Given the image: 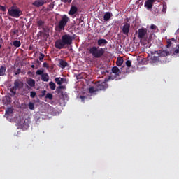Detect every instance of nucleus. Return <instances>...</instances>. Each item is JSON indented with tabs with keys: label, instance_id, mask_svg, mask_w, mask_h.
I'll return each instance as SVG.
<instances>
[{
	"label": "nucleus",
	"instance_id": "obj_25",
	"mask_svg": "<svg viewBox=\"0 0 179 179\" xmlns=\"http://www.w3.org/2000/svg\"><path fill=\"white\" fill-rule=\"evenodd\" d=\"M49 86H50V88L51 89V90H55V87H57V85L52 81L49 83Z\"/></svg>",
	"mask_w": 179,
	"mask_h": 179
},
{
	"label": "nucleus",
	"instance_id": "obj_47",
	"mask_svg": "<svg viewBox=\"0 0 179 179\" xmlns=\"http://www.w3.org/2000/svg\"><path fill=\"white\" fill-rule=\"evenodd\" d=\"M80 99H81V101H83V103H84V102H85V99H86V96H80Z\"/></svg>",
	"mask_w": 179,
	"mask_h": 179
},
{
	"label": "nucleus",
	"instance_id": "obj_19",
	"mask_svg": "<svg viewBox=\"0 0 179 179\" xmlns=\"http://www.w3.org/2000/svg\"><path fill=\"white\" fill-rule=\"evenodd\" d=\"M41 80H43V82H48L50 80V76H48V73H43L41 76Z\"/></svg>",
	"mask_w": 179,
	"mask_h": 179
},
{
	"label": "nucleus",
	"instance_id": "obj_16",
	"mask_svg": "<svg viewBox=\"0 0 179 179\" xmlns=\"http://www.w3.org/2000/svg\"><path fill=\"white\" fill-rule=\"evenodd\" d=\"M97 44L98 45H99V47H103V45L108 44V41H107V40L106 39H99L97 41Z\"/></svg>",
	"mask_w": 179,
	"mask_h": 179
},
{
	"label": "nucleus",
	"instance_id": "obj_10",
	"mask_svg": "<svg viewBox=\"0 0 179 179\" xmlns=\"http://www.w3.org/2000/svg\"><path fill=\"white\" fill-rule=\"evenodd\" d=\"M156 2V0H147L145 2L144 6L147 10H150L153 8V3Z\"/></svg>",
	"mask_w": 179,
	"mask_h": 179
},
{
	"label": "nucleus",
	"instance_id": "obj_54",
	"mask_svg": "<svg viewBox=\"0 0 179 179\" xmlns=\"http://www.w3.org/2000/svg\"><path fill=\"white\" fill-rule=\"evenodd\" d=\"M37 62H40L39 61H37Z\"/></svg>",
	"mask_w": 179,
	"mask_h": 179
},
{
	"label": "nucleus",
	"instance_id": "obj_26",
	"mask_svg": "<svg viewBox=\"0 0 179 179\" xmlns=\"http://www.w3.org/2000/svg\"><path fill=\"white\" fill-rule=\"evenodd\" d=\"M151 61H152L154 63L159 62L160 61V59L159 58V56H154L151 57Z\"/></svg>",
	"mask_w": 179,
	"mask_h": 179
},
{
	"label": "nucleus",
	"instance_id": "obj_22",
	"mask_svg": "<svg viewBox=\"0 0 179 179\" xmlns=\"http://www.w3.org/2000/svg\"><path fill=\"white\" fill-rule=\"evenodd\" d=\"M54 9V3H50L48 6V7L44 10L45 12H51Z\"/></svg>",
	"mask_w": 179,
	"mask_h": 179
},
{
	"label": "nucleus",
	"instance_id": "obj_20",
	"mask_svg": "<svg viewBox=\"0 0 179 179\" xmlns=\"http://www.w3.org/2000/svg\"><path fill=\"white\" fill-rule=\"evenodd\" d=\"M27 83L30 87H34V86H36V80H34L33 78H29L27 80Z\"/></svg>",
	"mask_w": 179,
	"mask_h": 179
},
{
	"label": "nucleus",
	"instance_id": "obj_39",
	"mask_svg": "<svg viewBox=\"0 0 179 179\" xmlns=\"http://www.w3.org/2000/svg\"><path fill=\"white\" fill-rule=\"evenodd\" d=\"M43 68H47V69H50V66L45 62L43 63Z\"/></svg>",
	"mask_w": 179,
	"mask_h": 179
},
{
	"label": "nucleus",
	"instance_id": "obj_9",
	"mask_svg": "<svg viewBox=\"0 0 179 179\" xmlns=\"http://www.w3.org/2000/svg\"><path fill=\"white\" fill-rule=\"evenodd\" d=\"M146 34H148V29H146V28H141L138 29V37L140 40H143Z\"/></svg>",
	"mask_w": 179,
	"mask_h": 179
},
{
	"label": "nucleus",
	"instance_id": "obj_3",
	"mask_svg": "<svg viewBox=\"0 0 179 179\" xmlns=\"http://www.w3.org/2000/svg\"><path fill=\"white\" fill-rule=\"evenodd\" d=\"M8 14L9 15V16H11V17H15L16 19H17L18 17H20L22 15H23V12L17 6H12L8 10Z\"/></svg>",
	"mask_w": 179,
	"mask_h": 179
},
{
	"label": "nucleus",
	"instance_id": "obj_5",
	"mask_svg": "<svg viewBox=\"0 0 179 179\" xmlns=\"http://www.w3.org/2000/svg\"><path fill=\"white\" fill-rule=\"evenodd\" d=\"M69 22V17L66 15H64L62 17L61 20L59 22L58 27L59 30H64L65 29V26L68 24Z\"/></svg>",
	"mask_w": 179,
	"mask_h": 179
},
{
	"label": "nucleus",
	"instance_id": "obj_34",
	"mask_svg": "<svg viewBox=\"0 0 179 179\" xmlns=\"http://www.w3.org/2000/svg\"><path fill=\"white\" fill-rule=\"evenodd\" d=\"M36 96H37V93H36V92L31 91V92H30V97H31V99H34V98L36 97Z\"/></svg>",
	"mask_w": 179,
	"mask_h": 179
},
{
	"label": "nucleus",
	"instance_id": "obj_55",
	"mask_svg": "<svg viewBox=\"0 0 179 179\" xmlns=\"http://www.w3.org/2000/svg\"><path fill=\"white\" fill-rule=\"evenodd\" d=\"M156 1H157V0H155V2H156Z\"/></svg>",
	"mask_w": 179,
	"mask_h": 179
},
{
	"label": "nucleus",
	"instance_id": "obj_31",
	"mask_svg": "<svg viewBox=\"0 0 179 179\" xmlns=\"http://www.w3.org/2000/svg\"><path fill=\"white\" fill-rule=\"evenodd\" d=\"M173 43H171V40L168 39L167 40V45H166V48H170Z\"/></svg>",
	"mask_w": 179,
	"mask_h": 179
},
{
	"label": "nucleus",
	"instance_id": "obj_8",
	"mask_svg": "<svg viewBox=\"0 0 179 179\" xmlns=\"http://www.w3.org/2000/svg\"><path fill=\"white\" fill-rule=\"evenodd\" d=\"M47 3V0H35L32 3V6L35 8H41V6H44Z\"/></svg>",
	"mask_w": 179,
	"mask_h": 179
},
{
	"label": "nucleus",
	"instance_id": "obj_23",
	"mask_svg": "<svg viewBox=\"0 0 179 179\" xmlns=\"http://www.w3.org/2000/svg\"><path fill=\"white\" fill-rule=\"evenodd\" d=\"M5 72H6V67L1 66L0 67V76H3V75H5Z\"/></svg>",
	"mask_w": 179,
	"mask_h": 179
},
{
	"label": "nucleus",
	"instance_id": "obj_30",
	"mask_svg": "<svg viewBox=\"0 0 179 179\" xmlns=\"http://www.w3.org/2000/svg\"><path fill=\"white\" fill-rule=\"evenodd\" d=\"M45 57V55H44L43 53H40L39 61H41V62H43L44 61Z\"/></svg>",
	"mask_w": 179,
	"mask_h": 179
},
{
	"label": "nucleus",
	"instance_id": "obj_36",
	"mask_svg": "<svg viewBox=\"0 0 179 179\" xmlns=\"http://www.w3.org/2000/svg\"><path fill=\"white\" fill-rule=\"evenodd\" d=\"M126 65L128 68H131V65H132V62L131 60H127L126 62Z\"/></svg>",
	"mask_w": 179,
	"mask_h": 179
},
{
	"label": "nucleus",
	"instance_id": "obj_6",
	"mask_svg": "<svg viewBox=\"0 0 179 179\" xmlns=\"http://www.w3.org/2000/svg\"><path fill=\"white\" fill-rule=\"evenodd\" d=\"M95 87L96 88V92H99L100 90H106L108 87L107 85V83L102 82V83H98L95 85Z\"/></svg>",
	"mask_w": 179,
	"mask_h": 179
},
{
	"label": "nucleus",
	"instance_id": "obj_1",
	"mask_svg": "<svg viewBox=\"0 0 179 179\" xmlns=\"http://www.w3.org/2000/svg\"><path fill=\"white\" fill-rule=\"evenodd\" d=\"M72 36L69 34H64L62 36L61 39H57L55 42V47L57 50H62L66 48V45H71L72 44Z\"/></svg>",
	"mask_w": 179,
	"mask_h": 179
},
{
	"label": "nucleus",
	"instance_id": "obj_4",
	"mask_svg": "<svg viewBox=\"0 0 179 179\" xmlns=\"http://www.w3.org/2000/svg\"><path fill=\"white\" fill-rule=\"evenodd\" d=\"M22 87H23V83H22V81H20V80L19 79L15 80L14 81V86L10 89V92L11 93L10 96L12 97H13V96H15L17 89L18 90L22 89Z\"/></svg>",
	"mask_w": 179,
	"mask_h": 179
},
{
	"label": "nucleus",
	"instance_id": "obj_2",
	"mask_svg": "<svg viewBox=\"0 0 179 179\" xmlns=\"http://www.w3.org/2000/svg\"><path fill=\"white\" fill-rule=\"evenodd\" d=\"M89 52L94 58H101L106 52L102 48H99L97 46H92L89 48Z\"/></svg>",
	"mask_w": 179,
	"mask_h": 179
},
{
	"label": "nucleus",
	"instance_id": "obj_42",
	"mask_svg": "<svg viewBox=\"0 0 179 179\" xmlns=\"http://www.w3.org/2000/svg\"><path fill=\"white\" fill-rule=\"evenodd\" d=\"M150 29H151V30H156V29H157V26H156L155 24H152L150 26Z\"/></svg>",
	"mask_w": 179,
	"mask_h": 179
},
{
	"label": "nucleus",
	"instance_id": "obj_35",
	"mask_svg": "<svg viewBox=\"0 0 179 179\" xmlns=\"http://www.w3.org/2000/svg\"><path fill=\"white\" fill-rule=\"evenodd\" d=\"M45 99H49V100H52V94L48 93L45 96Z\"/></svg>",
	"mask_w": 179,
	"mask_h": 179
},
{
	"label": "nucleus",
	"instance_id": "obj_41",
	"mask_svg": "<svg viewBox=\"0 0 179 179\" xmlns=\"http://www.w3.org/2000/svg\"><path fill=\"white\" fill-rule=\"evenodd\" d=\"M27 75H29V76L33 77V76H34V72H33V71H28L27 72Z\"/></svg>",
	"mask_w": 179,
	"mask_h": 179
},
{
	"label": "nucleus",
	"instance_id": "obj_50",
	"mask_svg": "<svg viewBox=\"0 0 179 179\" xmlns=\"http://www.w3.org/2000/svg\"><path fill=\"white\" fill-rule=\"evenodd\" d=\"M31 66V68H33V69H34V68H36V66H34V64H32Z\"/></svg>",
	"mask_w": 179,
	"mask_h": 179
},
{
	"label": "nucleus",
	"instance_id": "obj_7",
	"mask_svg": "<svg viewBox=\"0 0 179 179\" xmlns=\"http://www.w3.org/2000/svg\"><path fill=\"white\" fill-rule=\"evenodd\" d=\"M129 30H131V24L124 22L122 29L123 34L128 36L129 34Z\"/></svg>",
	"mask_w": 179,
	"mask_h": 179
},
{
	"label": "nucleus",
	"instance_id": "obj_18",
	"mask_svg": "<svg viewBox=\"0 0 179 179\" xmlns=\"http://www.w3.org/2000/svg\"><path fill=\"white\" fill-rule=\"evenodd\" d=\"M59 68H62L64 69V68H66L68 66V62H66L65 60L61 59L59 61Z\"/></svg>",
	"mask_w": 179,
	"mask_h": 179
},
{
	"label": "nucleus",
	"instance_id": "obj_28",
	"mask_svg": "<svg viewBox=\"0 0 179 179\" xmlns=\"http://www.w3.org/2000/svg\"><path fill=\"white\" fill-rule=\"evenodd\" d=\"M44 21L39 20L37 21V26L38 27H43V26H44Z\"/></svg>",
	"mask_w": 179,
	"mask_h": 179
},
{
	"label": "nucleus",
	"instance_id": "obj_32",
	"mask_svg": "<svg viewBox=\"0 0 179 179\" xmlns=\"http://www.w3.org/2000/svg\"><path fill=\"white\" fill-rule=\"evenodd\" d=\"M29 110H34V103L32 102H29L28 104Z\"/></svg>",
	"mask_w": 179,
	"mask_h": 179
},
{
	"label": "nucleus",
	"instance_id": "obj_29",
	"mask_svg": "<svg viewBox=\"0 0 179 179\" xmlns=\"http://www.w3.org/2000/svg\"><path fill=\"white\" fill-rule=\"evenodd\" d=\"M43 36H45V34L43 31H40L37 34V38H41V37H43Z\"/></svg>",
	"mask_w": 179,
	"mask_h": 179
},
{
	"label": "nucleus",
	"instance_id": "obj_48",
	"mask_svg": "<svg viewBox=\"0 0 179 179\" xmlns=\"http://www.w3.org/2000/svg\"><path fill=\"white\" fill-rule=\"evenodd\" d=\"M169 40H171V41H176V39L174 38H171V39H169Z\"/></svg>",
	"mask_w": 179,
	"mask_h": 179
},
{
	"label": "nucleus",
	"instance_id": "obj_15",
	"mask_svg": "<svg viewBox=\"0 0 179 179\" xmlns=\"http://www.w3.org/2000/svg\"><path fill=\"white\" fill-rule=\"evenodd\" d=\"M12 114H13V109L12 108H8L6 110L5 117H6V118H9Z\"/></svg>",
	"mask_w": 179,
	"mask_h": 179
},
{
	"label": "nucleus",
	"instance_id": "obj_21",
	"mask_svg": "<svg viewBox=\"0 0 179 179\" xmlns=\"http://www.w3.org/2000/svg\"><path fill=\"white\" fill-rule=\"evenodd\" d=\"M124 64V59L122 57H117L116 64L117 66H121Z\"/></svg>",
	"mask_w": 179,
	"mask_h": 179
},
{
	"label": "nucleus",
	"instance_id": "obj_24",
	"mask_svg": "<svg viewBox=\"0 0 179 179\" xmlns=\"http://www.w3.org/2000/svg\"><path fill=\"white\" fill-rule=\"evenodd\" d=\"M13 45L14 47H16V48H19V47H20V45H22V43H20V41H14L13 42Z\"/></svg>",
	"mask_w": 179,
	"mask_h": 179
},
{
	"label": "nucleus",
	"instance_id": "obj_11",
	"mask_svg": "<svg viewBox=\"0 0 179 179\" xmlns=\"http://www.w3.org/2000/svg\"><path fill=\"white\" fill-rule=\"evenodd\" d=\"M55 83H57V85H62V83H66V78L57 77L55 78Z\"/></svg>",
	"mask_w": 179,
	"mask_h": 179
},
{
	"label": "nucleus",
	"instance_id": "obj_17",
	"mask_svg": "<svg viewBox=\"0 0 179 179\" xmlns=\"http://www.w3.org/2000/svg\"><path fill=\"white\" fill-rule=\"evenodd\" d=\"M113 16V14L110 12H106L103 15V20L105 22H108L110 19H111V17Z\"/></svg>",
	"mask_w": 179,
	"mask_h": 179
},
{
	"label": "nucleus",
	"instance_id": "obj_46",
	"mask_svg": "<svg viewBox=\"0 0 179 179\" xmlns=\"http://www.w3.org/2000/svg\"><path fill=\"white\" fill-rule=\"evenodd\" d=\"M166 9H167V6L166 5H163L162 12H166Z\"/></svg>",
	"mask_w": 179,
	"mask_h": 179
},
{
	"label": "nucleus",
	"instance_id": "obj_14",
	"mask_svg": "<svg viewBox=\"0 0 179 179\" xmlns=\"http://www.w3.org/2000/svg\"><path fill=\"white\" fill-rule=\"evenodd\" d=\"M112 72L113 73H115L116 76H120L121 75V71H120V69H118L117 66H113L112 68Z\"/></svg>",
	"mask_w": 179,
	"mask_h": 179
},
{
	"label": "nucleus",
	"instance_id": "obj_53",
	"mask_svg": "<svg viewBox=\"0 0 179 179\" xmlns=\"http://www.w3.org/2000/svg\"><path fill=\"white\" fill-rule=\"evenodd\" d=\"M1 47H2V46H1V44H0V49H1Z\"/></svg>",
	"mask_w": 179,
	"mask_h": 179
},
{
	"label": "nucleus",
	"instance_id": "obj_52",
	"mask_svg": "<svg viewBox=\"0 0 179 179\" xmlns=\"http://www.w3.org/2000/svg\"><path fill=\"white\" fill-rule=\"evenodd\" d=\"M109 79H113V78L111 76H109Z\"/></svg>",
	"mask_w": 179,
	"mask_h": 179
},
{
	"label": "nucleus",
	"instance_id": "obj_33",
	"mask_svg": "<svg viewBox=\"0 0 179 179\" xmlns=\"http://www.w3.org/2000/svg\"><path fill=\"white\" fill-rule=\"evenodd\" d=\"M36 75H41V76H43V75H44V71L43 70H37L36 72Z\"/></svg>",
	"mask_w": 179,
	"mask_h": 179
},
{
	"label": "nucleus",
	"instance_id": "obj_38",
	"mask_svg": "<svg viewBox=\"0 0 179 179\" xmlns=\"http://www.w3.org/2000/svg\"><path fill=\"white\" fill-rule=\"evenodd\" d=\"M173 54L176 55V54H179V45H178L176 47V48L175 49Z\"/></svg>",
	"mask_w": 179,
	"mask_h": 179
},
{
	"label": "nucleus",
	"instance_id": "obj_13",
	"mask_svg": "<svg viewBox=\"0 0 179 179\" xmlns=\"http://www.w3.org/2000/svg\"><path fill=\"white\" fill-rule=\"evenodd\" d=\"M158 55L159 57H168V55H170V52L164 50H161L158 51Z\"/></svg>",
	"mask_w": 179,
	"mask_h": 179
},
{
	"label": "nucleus",
	"instance_id": "obj_45",
	"mask_svg": "<svg viewBox=\"0 0 179 179\" xmlns=\"http://www.w3.org/2000/svg\"><path fill=\"white\" fill-rule=\"evenodd\" d=\"M20 69H17V71H14L15 75H19L20 73Z\"/></svg>",
	"mask_w": 179,
	"mask_h": 179
},
{
	"label": "nucleus",
	"instance_id": "obj_12",
	"mask_svg": "<svg viewBox=\"0 0 179 179\" xmlns=\"http://www.w3.org/2000/svg\"><path fill=\"white\" fill-rule=\"evenodd\" d=\"M76 13H78V7L72 6L69 12V15H70V16H73V15H76Z\"/></svg>",
	"mask_w": 179,
	"mask_h": 179
},
{
	"label": "nucleus",
	"instance_id": "obj_43",
	"mask_svg": "<svg viewBox=\"0 0 179 179\" xmlns=\"http://www.w3.org/2000/svg\"><path fill=\"white\" fill-rule=\"evenodd\" d=\"M62 2H64V3H71V2H72V0H62Z\"/></svg>",
	"mask_w": 179,
	"mask_h": 179
},
{
	"label": "nucleus",
	"instance_id": "obj_44",
	"mask_svg": "<svg viewBox=\"0 0 179 179\" xmlns=\"http://www.w3.org/2000/svg\"><path fill=\"white\" fill-rule=\"evenodd\" d=\"M45 93H47V91H45V90L42 91L41 97H44L45 95Z\"/></svg>",
	"mask_w": 179,
	"mask_h": 179
},
{
	"label": "nucleus",
	"instance_id": "obj_40",
	"mask_svg": "<svg viewBox=\"0 0 179 179\" xmlns=\"http://www.w3.org/2000/svg\"><path fill=\"white\" fill-rule=\"evenodd\" d=\"M64 89H65V86H64V85H59V87H57V92H58V90H64Z\"/></svg>",
	"mask_w": 179,
	"mask_h": 179
},
{
	"label": "nucleus",
	"instance_id": "obj_27",
	"mask_svg": "<svg viewBox=\"0 0 179 179\" xmlns=\"http://www.w3.org/2000/svg\"><path fill=\"white\" fill-rule=\"evenodd\" d=\"M89 92H90V93H96V92H97L96 85L94 87H90L89 88Z\"/></svg>",
	"mask_w": 179,
	"mask_h": 179
},
{
	"label": "nucleus",
	"instance_id": "obj_49",
	"mask_svg": "<svg viewBox=\"0 0 179 179\" xmlns=\"http://www.w3.org/2000/svg\"><path fill=\"white\" fill-rule=\"evenodd\" d=\"M78 20H79V23H82V22H83V20H82V18H80Z\"/></svg>",
	"mask_w": 179,
	"mask_h": 179
},
{
	"label": "nucleus",
	"instance_id": "obj_51",
	"mask_svg": "<svg viewBox=\"0 0 179 179\" xmlns=\"http://www.w3.org/2000/svg\"><path fill=\"white\" fill-rule=\"evenodd\" d=\"M14 34H16V33H17V30H15V31H14Z\"/></svg>",
	"mask_w": 179,
	"mask_h": 179
},
{
	"label": "nucleus",
	"instance_id": "obj_37",
	"mask_svg": "<svg viewBox=\"0 0 179 179\" xmlns=\"http://www.w3.org/2000/svg\"><path fill=\"white\" fill-rule=\"evenodd\" d=\"M0 10H1L2 12H6V7L0 5Z\"/></svg>",
	"mask_w": 179,
	"mask_h": 179
}]
</instances>
